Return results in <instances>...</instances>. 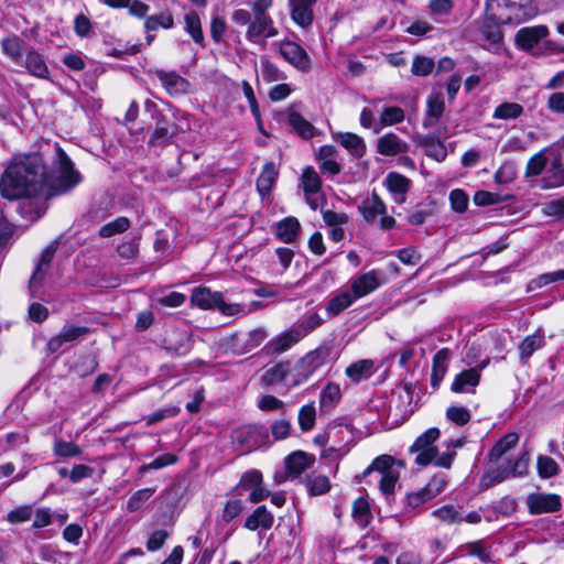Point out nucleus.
<instances>
[{
  "label": "nucleus",
  "instance_id": "a878e982",
  "mask_svg": "<svg viewBox=\"0 0 564 564\" xmlns=\"http://www.w3.org/2000/svg\"><path fill=\"white\" fill-rule=\"evenodd\" d=\"M303 337L300 335V333L296 330V328L293 326L292 328L281 333L273 339H271L267 348L272 354H283L290 348H292L294 345H296L299 341H301Z\"/></svg>",
  "mask_w": 564,
  "mask_h": 564
},
{
  "label": "nucleus",
  "instance_id": "4be33fe9",
  "mask_svg": "<svg viewBox=\"0 0 564 564\" xmlns=\"http://www.w3.org/2000/svg\"><path fill=\"white\" fill-rule=\"evenodd\" d=\"M377 152L384 156H397L409 151V144L393 132H388L377 140Z\"/></svg>",
  "mask_w": 564,
  "mask_h": 564
},
{
  "label": "nucleus",
  "instance_id": "79ce46f5",
  "mask_svg": "<svg viewBox=\"0 0 564 564\" xmlns=\"http://www.w3.org/2000/svg\"><path fill=\"white\" fill-rule=\"evenodd\" d=\"M290 371V362L283 361L278 362L269 368L265 369L264 373L262 375V382L265 386H272L278 382L283 381L286 378V375Z\"/></svg>",
  "mask_w": 564,
  "mask_h": 564
},
{
  "label": "nucleus",
  "instance_id": "aec40b11",
  "mask_svg": "<svg viewBox=\"0 0 564 564\" xmlns=\"http://www.w3.org/2000/svg\"><path fill=\"white\" fill-rule=\"evenodd\" d=\"M445 112V102L441 93L431 94L426 99L425 117L423 127L425 129L437 128Z\"/></svg>",
  "mask_w": 564,
  "mask_h": 564
},
{
  "label": "nucleus",
  "instance_id": "ea45409f",
  "mask_svg": "<svg viewBox=\"0 0 564 564\" xmlns=\"http://www.w3.org/2000/svg\"><path fill=\"white\" fill-rule=\"evenodd\" d=\"M544 345V335L540 332L528 335L520 344V358L523 362Z\"/></svg>",
  "mask_w": 564,
  "mask_h": 564
},
{
  "label": "nucleus",
  "instance_id": "2f4dec72",
  "mask_svg": "<svg viewBox=\"0 0 564 564\" xmlns=\"http://www.w3.org/2000/svg\"><path fill=\"white\" fill-rule=\"evenodd\" d=\"M278 175L279 171L275 164L272 161L265 162L257 180V189L261 196H265L271 192L275 184Z\"/></svg>",
  "mask_w": 564,
  "mask_h": 564
},
{
  "label": "nucleus",
  "instance_id": "864d4df0",
  "mask_svg": "<svg viewBox=\"0 0 564 564\" xmlns=\"http://www.w3.org/2000/svg\"><path fill=\"white\" fill-rule=\"evenodd\" d=\"M261 76L267 83L279 82L285 78L284 72L267 58L261 59Z\"/></svg>",
  "mask_w": 564,
  "mask_h": 564
},
{
  "label": "nucleus",
  "instance_id": "f3484780",
  "mask_svg": "<svg viewBox=\"0 0 564 564\" xmlns=\"http://www.w3.org/2000/svg\"><path fill=\"white\" fill-rule=\"evenodd\" d=\"M530 513L541 514L558 511L562 507L560 496L555 494L533 492L527 498Z\"/></svg>",
  "mask_w": 564,
  "mask_h": 564
},
{
  "label": "nucleus",
  "instance_id": "6e6d98bb",
  "mask_svg": "<svg viewBox=\"0 0 564 564\" xmlns=\"http://www.w3.org/2000/svg\"><path fill=\"white\" fill-rule=\"evenodd\" d=\"M432 516L442 522L456 523L463 521V516L454 506L446 505L432 512Z\"/></svg>",
  "mask_w": 564,
  "mask_h": 564
},
{
  "label": "nucleus",
  "instance_id": "5701e85b",
  "mask_svg": "<svg viewBox=\"0 0 564 564\" xmlns=\"http://www.w3.org/2000/svg\"><path fill=\"white\" fill-rule=\"evenodd\" d=\"M384 185L391 193L394 203L403 204L410 189L411 181L400 173L390 172L384 178Z\"/></svg>",
  "mask_w": 564,
  "mask_h": 564
},
{
  "label": "nucleus",
  "instance_id": "774afa93",
  "mask_svg": "<svg viewBox=\"0 0 564 564\" xmlns=\"http://www.w3.org/2000/svg\"><path fill=\"white\" fill-rule=\"evenodd\" d=\"M397 257L398 259L404 263V264H409V265H415L417 264L421 259H422V256L421 253L419 252V250L414 247H408V248H403L401 250H399L397 252Z\"/></svg>",
  "mask_w": 564,
  "mask_h": 564
},
{
  "label": "nucleus",
  "instance_id": "e433bc0d",
  "mask_svg": "<svg viewBox=\"0 0 564 564\" xmlns=\"http://www.w3.org/2000/svg\"><path fill=\"white\" fill-rule=\"evenodd\" d=\"M300 231V223L294 217H288L279 221L275 226L276 237L284 243L293 242Z\"/></svg>",
  "mask_w": 564,
  "mask_h": 564
},
{
  "label": "nucleus",
  "instance_id": "f257e3e1",
  "mask_svg": "<svg viewBox=\"0 0 564 564\" xmlns=\"http://www.w3.org/2000/svg\"><path fill=\"white\" fill-rule=\"evenodd\" d=\"M55 169L57 176L48 175L39 154L17 158L8 164L1 175V195L10 200L37 195L50 197L68 192L82 181L80 174L74 170L73 162L59 147L56 148Z\"/></svg>",
  "mask_w": 564,
  "mask_h": 564
},
{
  "label": "nucleus",
  "instance_id": "37998d69",
  "mask_svg": "<svg viewBox=\"0 0 564 564\" xmlns=\"http://www.w3.org/2000/svg\"><path fill=\"white\" fill-rule=\"evenodd\" d=\"M288 122L292 129L302 138L310 139L314 135V127L296 111H291Z\"/></svg>",
  "mask_w": 564,
  "mask_h": 564
},
{
  "label": "nucleus",
  "instance_id": "8fccbe9b",
  "mask_svg": "<svg viewBox=\"0 0 564 564\" xmlns=\"http://www.w3.org/2000/svg\"><path fill=\"white\" fill-rule=\"evenodd\" d=\"M173 25L174 19L169 12L151 15L144 22L147 31H156L159 28L171 29Z\"/></svg>",
  "mask_w": 564,
  "mask_h": 564
},
{
  "label": "nucleus",
  "instance_id": "338daca9",
  "mask_svg": "<svg viewBox=\"0 0 564 564\" xmlns=\"http://www.w3.org/2000/svg\"><path fill=\"white\" fill-rule=\"evenodd\" d=\"M117 250L121 258L132 259L139 252V239L131 238L129 240H124L118 246Z\"/></svg>",
  "mask_w": 564,
  "mask_h": 564
},
{
  "label": "nucleus",
  "instance_id": "680f3d73",
  "mask_svg": "<svg viewBox=\"0 0 564 564\" xmlns=\"http://www.w3.org/2000/svg\"><path fill=\"white\" fill-rule=\"evenodd\" d=\"M435 64L432 58L425 56H415L412 63L411 72L415 76H426L432 73Z\"/></svg>",
  "mask_w": 564,
  "mask_h": 564
},
{
  "label": "nucleus",
  "instance_id": "7ed1b4c3",
  "mask_svg": "<svg viewBox=\"0 0 564 564\" xmlns=\"http://www.w3.org/2000/svg\"><path fill=\"white\" fill-rule=\"evenodd\" d=\"M440 437V430L431 427L422 433L410 447L414 455V463L419 466H427L432 462L437 467L449 468L456 455L455 452L446 451L437 456V448L434 443Z\"/></svg>",
  "mask_w": 564,
  "mask_h": 564
},
{
  "label": "nucleus",
  "instance_id": "58836bf2",
  "mask_svg": "<svg viewBox=\"0 0 564 564\" xmlns=\"http://www.w3.org/2000/svg\"><path fill=\"white\" fill-rule=\"evenodd\" d=\"M373 372V361L370 359L358 360L346 368V375L354 382L368 379Z\"/></svg>",
  "mask_w": 564,
  "mask_h": 564
},
{
  "label": "nucleus",
  "instance_id": "bf43d9fd",
  "mask_svg": "<svg viewBox=\"0 0 564 564\" xmlns=\"http://www.w3.org/2000/svg\"><path fill=\"white\" fill-rule=\"evenodd\" d=\"M446 417L456 425H465L470 421L471 414L465 406H449L446 410Z\"/></svg>",
  "mask_w": 564,
  "mask_h": 564
},
{
  "label": "nucleus",
  "instance_id": "cd10ccee",
  "mask_svg": "<svg viewBox=\"0 0 564 564\" xmlns=\"http://www.w3.org/2000/svg\"><path fill=\"white\" fill-rule=\"evenodd\" d=\"M26 72L39 78L48 77V67L45 63L44 57L35 50H29L23 57L22 65Z\"/></svg>",
  "mask_w": 564,
  "mask_h": 564
},
{
  "label": "nucleus",
  "instance_id": "a18cd8bd",
  "mask_svg": "<svg viewBox=\"0 0 564 564\" xmlns=\"http://www.w3.org/2000/svg\"><path fill=\"white\" fill-rule=\"evenodd\" d=\"M184 20L185 31L191 35L194 42L202 44L204 41V34L198 14L192 11L185 15Z\"/></svg>",
  "mask_w": 564,
  "mask_h": 564
},
{
  "label": "nucleus",
  "instance_id": "72a5a7b5",
  "mask_svg": "<svg viewBox=\"0 0 564 564\" xmlns=\"http://www.w3.org/2000/svg\"><path fill=\"white\" fill-rule=\"evenodd\" d=\"M519 442V435L514 432L508 433L502 436L489 452L490 463H498L501 458L512 449Z\"/></svg>",
  "mask_w": 564,
  "mask_h": 564
},
{
  "label": "nucleus",
  "instance_id": "393cba45",
  "mask_svg": "<svg viewBox=\"0 0 564 564\" xmlns=\"http://www.w3.org/2000/svg\"><path fill=\"white\" fill-rule=\"evenodd\" d=\"M510 477L509 465L506 462L491 463L479 480L481 489H488Z\"/></svg>",
  "mask_w": 564,
  "mask_h": 564
},
{
  "label": "nucleus",
  "instance_id": "052dcab7",
  "mask_svg": "<svg viewBox=\"0 0 564 564\" xmlns=\"http://www.w3.org/2000/svg\"><path fill=\"white\" fill-rule=\"evenodd\" d=\"M547 159L543 151L534 154L527 163L525 176H538L545 167Z\"/></svg>",
  "mask_w": 564,
  "mask_h": 564
},
{
  "label": "nucleus",
  "instance_id": "bb28decb",
  "mask_svg": "<svg viewBox=\"0 0 564 564\" xmlns=\"http://www.w3.org/2000/svg\"><path fill=\"white\" fill-rule=\"evenodd\" d=\"M352 156L360 159L366 154L365 140L356 133L338 132L333 135Z\"/></svg>",
  "mask_w": 564,
  "mask_h": 564
},
{
  "label": "nucleus",
  "instance_id": "c9c22d12",
  "mask_svg": "<svg viewBox=\"0 0 564 564\" xmlns=\"http://www.w3.org/2000/svg\"><path fill=\"white\" fill-rule=\"evenodd\" d=\"M404 118L405 112L402 108L397 106L384 107L380 113L377 126L373 129V133H379L383 127L401 123Z\"/></svg>",
  "mask_w": 564,
  "mask_h": 564
},
{
  "label": "nucleus",
  "instance_id": "423d86ee",
  "mask_svg": "<svg viewBox=\"0 0 564 564\" xmlns=\"http://www.w3.org/2000/svg\"><path fill=\"white\" fill-rule=\"evenodd\" d=\"M191 301L203 310H218L226 316H235L245 312L241 304L226 303L220 292H213L208 288H196L192 292Z\"/></svg>",
  "mask_w": 564,
  "mask_h": 564
},
{
  "label": "nucleus",
  "instance_id": "4c0bfd02",
  "mask_svg": "<svg viewBox=\"0 0 564 564\" xmlns=\"http://www.w3.org/2000/svg\"><path fill=\"white\" fill-rule=\"evenodd\" d=\"M357 300L350 292V290H346L340 292L339 294H336L333 296L327 305L326 311L332 316H337L341 312H344L346 308H348L352 303H355Z\"/></svg>",
  "mask_w": 564,
  "mask_h": 564
},
{
  "label": "nucleus",
  "instance_id": "3c124183",
  "mask_svg": "<svg viewBox=\"0 0 564 564\" xmlns=\"http://www.w3.org/2000/svg\"><path fill=\"white\" fill-rule=\"evenodd\" d=\"M316 410L314 402L303 405L299 411V425L303 432L311 431L315 425Z\"/></svg>",
  "mask_w": 564,
  "mask_h": 564
},
{
  "label": "nucleus",
  "instance_id": "20e7f679",
  "mask_svg": "<svg viewBox=\"0 0 564 564\" xmlns=\"http://www.w3.org/2000/svg\"><path fill=\"white\" fill-rule=\"evenodd\" d=\"M403 467V462L395 460L390 455H381L367 467L362 476L367 477L376 475L380 491L384 495H390L395 489L400 478V469Z\"/></svg>",
  "mask_w": 564,
  "mask_h": 564
},
{
  "label": "nucleus",
  "instance_id": "b1692460",
  "mask_svg": "<svg viewBox=\"0 0 564 564\" xmlns=\"http://www.w3.org/2000/svg\"><path fill=\"white\" fill-rule=\"evenodd\" d=\"M337 154L334 145H323L318 149L316 160L323 173L337 175L341 172V165L336 161Z\"/></svg>",
  "mask_w": 564,
  "mask_h": 564
},
{
  "label": "nucleus",
  "instance_id": "69168bd1",
  "mask_svg": "<svg viewBox=\"0 0 564 564\" xmlns=\"http://www.w3.org/2000/svg\"><path fill=\"white\" fill-rule=\"evenodd\" d=\"M447 485V477L444 473H440L435 475L424 487L427 495L430 494V497H437L445 486Z\"/></svg>",
  "mask_w": 564,
  "mask_h": 564
},
{
  "label": "nucleus",
  "instance_id": "4d7b16f0",
  "mask_svg": "<svg viewBox=\"0 0 564 564\" xmlns=\"http://www.w3.org/2000/svg\"><path fill=\"white\" fill-rule=\"evenodd\" d=\"M560 467L557 463L550 456L538 457V473L542 478H551L557 475Z\"/></svg>",
  "mask_w": 564,
  "mask_h": 564
},
{
  "label": "nucleus",
  "instance_id": "1a4fd4ad",
  "mask_svg": "<svg viewBox=\"0 0 564 564\" xmlns=\"http://www.w3.org/2000/svg\"><path fill=\"white\" fill-rule=\"evenodd\" d=\"M306 203L312 209H317L323 200L322 180L313 166L303 169L300 177Z\"/></svg>",
  "mask_w": 564,
  "mask_h": 564
},
{
  "label": "nucleus",
  "instance_id": "de8ad7c7",
  "mask_svg": "<svg viewBox=\"0 0 564 564\" xmlns=\"http://www.w3.org/2000/svg\"><path fill=\"white\" fill-rule=\"evenodd\" d=\"M54 455L62 458L77 457L82 455V449L73 442H66L61 438L54 441L53 444Z\"/></svg>",
  "mask_w": 564,
  "mask_h": 564
},
{
  "label": "nucleus",
  "instance_id": "f704fd0d",
  "mask_svg": "<svg viewBox=\"0 0 564 564\" xmlns=\"http://www.w3.org/2000/svg\"><path fill=\"white\" fill-rule=\"evenodd\" d=\"M314 463V457L304 452L297 451L285 458V467L290 474L295 476L302 474Z\"/></svg>",
  "mask_w": 564,
  "mask_h": 564
},
{
  "label": "nucleus",
  "instance_id": "9d476101",
  "mask_svg": "<svg viewBox=\"0 0 564 564\" xmlns=\"http://www.w3.org/2000/svg\"><path fill=\"white\" fill-rule=\"evenodd\" d=\"M489 365V359L480 361L476 367L457 373L451 384L454 393H475L481 378V371Z\"/></svg>",
  "mask_w": 564,
  "mask_h": 564
},
{
  "label": "nucleus",
  "instance_id": "0e129e2a",
  "mask_svg": "<svg viewBox=\"0 0 564 564\" xmlns=\"http://www.w3.org/2000/svg\"><path fill=\"white\" fill-rule=\"evenodd\" d=\"M506 463L509 465L510 476L521 477L528 471L529 456L527 453H523L514 460H508Z\"/></svg>",
  "mask_w": 564,
  "mask_h": 564
},
{
  "label": "nucleus",
  "instance_id": "9b49d317",
  "mask_svg": "<svg viewBox=\"0 0 564 564\" xmlns=\"http://www.w3.org/2000/svg\"><path fill=\"white\" fill-rule=\"evenodd\" d=\"M280 55L293 67L302 73H308L312 68V61L306 51L297 43L283 40L276 43Z\"/></svg>",
  "mask_w": 564,
  "mask_h": 564
},
{
  "label": "nucleus",
  "instance_id": "39448f33",
  "mask_svg": "<svg viewBox=\"0 0 564 564\" xmlns=\"http://www.w3.org/2000/svg\"><path fill=\"white\" fill-rule=\"evenodd\" d=\"M337 359V351L332 345H322L315 350L306 354L295 365V379L293 386L305 382L313 373L326 364Z\"/></svg>",
  "mask_w": 564,
  "mask_h": 564
},
{
  "label": "nucleus",
  "instance_id": "ddd939ff",
  "mask_svg": "<svg viewBox=\"0 0 564 564\" xmlns=\"http://www.w3.org/2000/svg\"><path fill=\"white\" fill-rule=\"evenodd\" d=\"M237 488L250 491L249 499L253 503L260 502L269 496V490L263 487L262 474L258 469L243 473Z\"/></svg>",
  "mask_w": 564,
  "mask_h": 564
},
{
  "label": "nucleus",
  "instance_id": "f03ea898",
  "mask_svg": "<svg viewBox=\"0 0 564 564\" xmlns=\"http://www.w3.org/2000/svg\"><path fill=\"white\" fill-rule=\"evenodd\" d=\"M486 12L488 17L481 26V33L492 43H498L502 39L499 23H522L536 17L539 9L532 1L516 3L512 0H488Z\"/></svg>",
  "mask_w": 564,
  "mask_h": 564
},
{
  "label": "nucleus",
  "instance_id": "c85d7f7f",
  "mask_svg": "<svg viewBox=\"0 0 564 564\" xmlns=\"http://www.w3.org/2000/svg\"><path fill=\"white\" fill-rule=\"evenodd\" d=\"M2 53L9 57L14 64L22 65V61L25 53L24 41L12 34L1 40Z\"/></svg>",
  "mask_w": 564,
  "mask_h": 564
},
{
  "label": "nucleus",
  "instance_id": "09e8293b",
  "mask_svg": "<svg viewBox=\"0 0 564 564\" xmlns=\"http://www.w3.org/2000/svg\"><path fill=\"white\" fill-rule=\"evenodd\" d=\"M306 488L313 496L326 494L330 489L328 477L324 475H311L306 480Z\"/></svg>",
  "mask_w": 564,
  "mask_h": 564
},
{
  "label": "nucleus",
  "instance_id": "5fc2aeb1",
  "mask_svg": "<svg viewBox=\"0 0 564 564\" xmlns=\"http://www.w3.org/2000/svg\"><path fill=\"white\" fill-rule=\"evenodd\" d=\"M155 492L154 488H143L135 491L127 502V510L129 512L138 511L145 501H148L151 496Z\"/></svg>",
  "mask_w": 564,
  "mask_h": 564
},
{
  "label": "nucleus",
  "instance_id": "603ef678",
  "mask_svg": "<svg viewBox=\"0 0 564 564\" xmlns=\"http://www.w3.org/2000/svg\"><path fill=\"white\" fill-rule=\"evenodd\" d=\"M129 227L130 220L127 217H118L113 221L104 225L99 230V236L108 238L126 231Z\"/></svg>",
  "mask_w": 564,
  "mask_h": 564
},
{
  "label": "nucleus",
  "instance_id": "2eb2a0df",
  "mask_svg": "<svg viewBox=\"0 0 564 564\" xmlns=\"http://www.w3.org/2000/svg\"><path fill=\"white\" fill-rule=\"evenodd\" d=\"M89 333V328L85 326H76L66 324L61 332L53 336L47 343V350L54 354L66 345H72L78 339L85 337Z\"/></svg>",
  "mask_w": 564,
  "mask_h": 564
},
{
  "label": "nucleus",
  "instance_id": "13d9d810",
  "mask_svg": "<svg viewBox=\"0 0 564 564\" xmlns=\"http://www.w3.org/2000/svg\"><path fill=\"white\" fill-rule=\"evenodd\" d=\"M433 497H430V494L425 491V488H422L417 491L408 494L405 497L406 509L411 511H419L422 506L432 500Z\"/></svg>",
  "mask_w": 564,
  "mask_h": 564
},
{
  "label": "nucleus",
  "instance_id": "c756f323",
  "mask_svg": "<svg viewBox=\"0 0 564 564\" xmlns=\"http://www.w3.org/2000/svg\"><path fill=\"white\" fill-rule=\"evenodd\" d=\"M273 514L264 506L253 510L246 519L245 527L249 530H269L273 525Z\"/></svg>",
  "mask_w": 564,
  "mask_h": 564
},
{
  "label": "nucleus",
  "instance_id": "4468645a",
  "mask_svg": "<svg viewBox=\"0 0 564 564\" xmlns=\"http://www.w3.org/2000/svg\"><path fill=\"white\" fill-rule=\"evenodd\" d=\"M279 34V30L275 28L273 19L260 18L252 19V22L247 28L246 37L253 44L264 45L267 40L274 37Z\"/></svg>",
  "mask_w": 564,
  "mask_h": 564
},
{
  "label": "nucleus",
  "instance_id": "a19ab883",
  "mask_svg": "<svg viewBox=\"0 0 564 564\" xmlns=\"http://www.w3.org/2000/svg\"><path fill=\"white\" fill-rule=\"evenodd\" d=\"M341 399L340 388L337 383L329 382L321 393L319 408L322 411H330Z\"/></svg>",
  "mask_w": 564,
  "mask_h": 564
},
{
  "label": "nucleus",
  "instance_id": "0eeeda50",
  "mask_svg": "<svg viewBox=\"0 0 564 564\" xmlns=\"http://www.w3.org/2000/svg\"><path fill=\"white\" fill-rule=\"evenodd\" d=\"M359 209L364 219L368 223H373L378 216H381L379 224L383 230H390L395 226L394 218L386 215L387 206L384 202L375 192L362 202Z\"/></svg>",
  "mask_w": 564,
  "mask_h": 564
},
{
  "label": "nucleus",
  "instance_id": "473e14b6",
  "mask_svg": "<svg viewBox=\"0 0 564 564\" xmlns=\"http://www.w3.org/2000/svg\"><path fill=\"white\" fill-rule=\"evenodd\" d=\"M441 133L437 135H425L421 139L420 144L424 148L425 154L437 162H443L447 156L445 144L440 140Z\"/></svg>",
  "mask_w": 564,
  "mask_h": 564
},
{
  "label": "nucleus",
  "instance_id": "c03bdc74",
  "mask_svg": "<svg viewBox=\"0 0 564 564\" xmlns=\"http://www.w3.org/2000/svg\"><path fill=\"white\" fill-rule=\"evenodd\" d=\"M352 518L360 528H366L371 520L369 502L360 497L352 505Z\"/></svg>",
  "mask_w": 564,
  "mask_h": 564
},
{
  "label": "nucleus",
  "instance_id": "7c9ffc66",
  "mask_svg": "<svg viewBox=\"0 0 564 564\" xmlns=\"http://www.w3.org/2000/svg\"><path fill=\"white\" fill-rule=\"evenodd\" d=\"M449 356V349L442 348L433 357L431 384L434 388H437L440 386L441 381L444 379L446 375Z\"/></svg>",
  "mask_w": 564,
  "mask_h": 564
},
{
  "label": "nucleus",
  "instance_id": "a211bd4d",
  "mask_svg": "<svg viewBox=\"0 0 564 564\" xmlns=\"http://www.w3.org/2000/svg\"><path fill=\"white\" fill-rule=\"evenodd\" d=\"M381 285V280L379 272L377 270H371L369 272L356 275L350 280V292L355 296L356 300L365 297L376 290H378Z\"/></svg>",
  "mask_w": 564,
  "mask_h": 564
},
{
  "label": "nucleus",
  "instance_id": "49530a36",
  "mask_svg": "<svg viewBox=\"0 0 564 564\" xmlns=\"http://www.w3.org/2000/svg\"><path fill=\"white\" fill-rule=\"evenodd\" d=\"M523 113V107L517 102H502L496 107L492 117L495 119H517Z\"/></svg>",
  "mask_w": 564,
  "mask_h": 564
},
{
  "label": "nucleus",
  "instance_id": "6ab92c4d",
  "mask_svg": "<svg viewBox=\"0 0 564 564\" xmlns=\"http://www.w3.org/2000/svg\"><path fill=\"white\" fill-rule=\"evenodd\" d=\"M292 21L305 29L314 19L313 8L317 0H288Z\"/></svg>",
  "mask_w": 564,
  "mask_h": 564
},
{
  "label": "nucleus",
  "instance_id": "f8f14e48",
  "mask_svg": "<svg viewBox=\"0 0 564 564\" xmlns=\"http://www.w3.org/2000/svg\"><path fill=\"white\" fill-rule=\"evenodd\" d=\"M149 74L155 76L165 91L171 96L184 95L189 91V82L175 70L154 68L150 69Z\"/></svg>",
  "mask_w": 564,
  "mask_h": 564
},
{
  "label": "nucleus",
  "instance_id": "e2e57ef3",
  "mask_svg": "<svg viewBox=\"0 0 564 564\" xmlns=\"http://www.w3.org/2000/svg\"><path fill=\"white\" fill-rule=\"evenodd\" d=\"M322 324L323 318L317 313H313L294 327L300 333V335L305 338L310 333L319 327Z\"/></svg>",
  "mask_w": 564,
  "mask_h": 564
},
{
  "label": "nucleus",
  "instance_id": "dca6fc26",
  "mask_svg": "<svg viewBox=\"0 0 564 564\" xmlns=\"http://www.w3.org/2000/svg\"><path fill=\"white\" fill-rule=\"evenodd\" d=\"M232 440L242 452H251L263 443V433L258 425H246L234 432Z\"/></svg>",
  "mask_w": 564,
  "mask_h": 564
},
{
  "label": "nucleus",
  "instance_id": "6e6552de",
  "mask_svg": "<svg viewBox=\"0 0 564 564\" xmlns=\"http://www.w3.org/2000/svg\"><path fill=\"white\" fill-rule=\"evenodd\" d=\"M144 108L156 121L155 129L149 139V144L153 147L166 144L174 135L175 126L166 120L154 101L150 99L145 100Z\"/></svg>",
  "mask_w": 564,
  "mask_h": 564
},
{
  "label": "nucleus",
  "instance_id": "412c9836",
  "mask_svg": "<svg viewBox=\"0 0 564 564\" xmlns=\"http://www.w3.org/2000/svg\"><path fill=\"white\" fill-rule=\"evenodd\" d=\"M549 35V29L545 25L525 26L516 33V44L523 51H530L542 39Z\"/></svg>",
  "mask_w": 564,
  "mask_h": 564
}]
</instances>
